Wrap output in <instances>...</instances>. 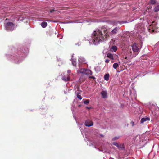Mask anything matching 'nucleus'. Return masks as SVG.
<instances>
[{
	"label": "nucleus",
	"instance_id": "4",
	"mask_svg": "<svg viewBox=\"0 0 159 159\" xmlns=\"http://www.w3.org/2000/svg\"><path fill=\"white\" fill-rule=\"evenodd\" d=\"M61 79L65 82H67L70 80V77L68 74H66L65 75H62Z\"/></svg>",
	"mask_w": 159,
	"mask_h": 159
},
{
	"label": "nucleus",
	"instance_id": "11",
	"mask_svg": "<svg viewBox=\"0 0 159 159\" xmlns=\"http://www.w3.org/2000/svg\"><path fill=\"white\" fill-rule=\"evenodd\" d=\"M41 25L42 27L45 28L47 26V23L46 22L43 21L41 23Z\"/></svg>",
	"mask_w": 159,
	"mask_h": 159
},
{
	"label": "nucleus",
	"instance_id": "22",
	"mask_svg": "<svg viewBox=\"0 0 159 159\" xmlns=\"http://www.w3.org/2000/svg\"><path fill=\"white\" fill-rule=\"evenodd\" d=\"M70 73H71V70H69L67 71L68 74H68L69 75V76H70Z\"/></svg>",
	"mask_w": 159,
	"mask_h": 159
},
{
	"label": "nucleus",
	"instance_id": "21",
	"mask_svg": "<svg viewBox=\"0 0 159 159\" xmlns=\"http://www.w3.org/2000/svg\"><path fill=\"white\" fill-rule=\"evenodd\" d=\"M119 138V137H114V138H113L112 139V140L113 141H115V140L118 139Z\"/></svg>",
	"mask_w": 159,
	"mask_h": 159
},
{
	"label": "nucleus",
	"instance_id": "13",
	"mask_svg": "<svg viewBox=\"0 0 159 159\" xmlns=\"http://www.w3.org/2000/svg\"><path fill=\"white\" fill-rule=\"evenodd\" d=\"M154 11L155 12H157L159 11V6H156L154 9Z\"/></svg>",
	"mask_w": 159,
	"mask_h": 159
},
{
	"label": "nucleus",
	"instance_id": "1",
	"mask_svg": "<svg viewBox=\"0 0 159 159\" xmlns=\"http://www.w3.org/2000/svg\"><path fill=\"white\" fill-rule=\"evenodd\" d=\"M103 33L99 30H97L94 31L93 33L94 37L92 39L93 43L97 45L104 41L105 39L107 40V38L109 36V34L107 30H103Z\"/></svg>",
	"mask_w": 159,
	"mask_h": 159
},
{
	"label": "nucleus",
	"instance_id": "5",
	"mask_svg": "<svg viewBox=\"0 0 159 159\" xmlns=\"http://www.w3.org/2000/svg\"><path fill=\"white\" fill-rule=\"evenodd\" d=\"M93 122L91 120H86L84 123V125L87 127L92 126L93 125Z\"/></svg>",
	"mask_w": 159,
	"mask_h": 159
},
{
	"label": "nucleus",
	"instance_id": "16",
	"mask_svg": "<svg viewBox=\"0 0 159 159\" xmlns=\"http://www.w3.org/2000/svg\"><path fill=\"white\" fill-rule=\"evenodd\" d=\"M112 144L117 147L118 148H120L121 145H119L118 143L116 142H113L112 143Z\"/></svg>",
	"mask_w": 159,
	"mask_h": 159
},
{
	"label": "nucleus",
	"instance_id": "17",
	"mask_svg": "<svg viewBox=\"0 0 159 159\" xmlns=\"http://www.w3.org/2000/svg\"><path fill=\"white\" fill-rule=\"evenodd\" d=\"M118 66V64L117 63H114L113 66V67L115 69H116L117 68Z\"/></svg>",
	"mask_w": 159,
	"mask_h": 159
},
{
	"label": "nucleus",
	"instance_id": "3",
	"mask_svg": "<svg viewBox=\"0 0 159 159\" xmlns=\"http://www.w3.org/2000/svg\"><path fill=\"white\" fill-rule=\"evenodd\" d=\"M133 51L135 52H138L140 50L141 46L136 43H134L131 45Z\"/></svg>",
	"mask_w": 159,
	"mask_h": 159
},
{
	"label": "nucleus",
	"instance_id": "25",
	"mask_svg": "<svg viewBox=\"0 0 159 159\" xmlns=\"http://www.w3.org/2000/svg\"><path fill=\"white\" fill-rule=\"evenodd\" d=\"M54 11H55V10L53 9H51L50 10V12L51 13H52Z\"/></svg>",
	"mask_w": 159,
	"mask_h": 159
},
{
	"label": "nucleus",
	"instance_id": "18",
	"mask_svg": "<svg viewBox=\"0 0 159 159\" xmlns=\"http://www.w3.org/2000/svg\"><path fill=\"white\" fill-rule=\"evenodd\" d=\"M89 102H90L89 100L87 99V100H85L84 102V104L87 105L89 103Z\"/></svg>",
	"mask_w": 159,
	"mask_h": 159
},
{
	"label": "nucleus",
	"instance_id": "29",
	"mask_svg": "<svg viewBox=\"0 0 159 159\" xmlns=\"http://www.w3.org/2000/svg\"><path fill=\"white\" fill-rule=\"evenodd\" d=\"M86 108L87 109H91V107H86Z\"/></svg>",
	"mask_w": 159,
	"mask_h": 159
},
{
	"label": "nucleus",
	"instance_id": "24",
	"mask_svg": "<svg viewBox=\"0 0 159 159\" xmlns=\"http://www.w3.org/2000/svg\"><path fill=\"white\" fill-rule=\"evenodd\" d=\"M130 124L132 125V126H134V122L133 121H132L131 122Z\"/></svg>",
	"mask_w": 159,
	"mask_h": 159
},
{
	"label": "nucleus",
	"instance_id": "15",
	"mask_svg": "<svg viewBox=\"0 0 159 159\" xmlns=\"http://www.w3.org/2000/svg\"><path fill=\"white\" fill-rule=\"evenodd\" d=\"M111 49L113 50L114 52H116L117 49V47L116 46H113L112 47Z\"/></svg>",
	"mask_w": 159,
	"mask_h": 159
},
{
	"label": "nucleus",
	"instance_id": "20",
	"mask_svg": "<svg viewBox=\"0 0 159 159\" xmlns=\"http://www.w3.org/2000/svg\"><path fill=\"white\" fill-rule=\"evenodd\" d=\"M87 70V69L83 68V69H81L80 70V71L81 73H85V70Z\"/></svg>",
	"mask_w": 159,
	"mask_h": 159
},
{
	"label": "nucleus",
	"instance_id": "2",
	"mask_svg": "<svg viewBox=\"0 0 159 159\" xmlns=\"http://www.w3.org/2000/svg\"><path fill=\"white\" fill-rule=\"evenodd\" d=\"M14 24L11 22H8L6 24L5 28L8 31H12L14 29Z\"/></svg>",
	"mask_w": 159,
	"mask_h": 159
},
{
	"label": "nucleus",
	"instance_id": "8",
	"mask_svg": "<svg viewBox=\"0 0 159 159\" xmlns=\"http://www.w3.org/2000/svg\"><path fill=\"white\" fill-rule=\"evenodd\" d=\"M84 70H85V73L84 74H85L88 75H92V72L91 70L87 69Z\"/></svg>",
	"mask_w": 159,
	"mask_h": 159
},
{
	"label": "nucleus",
	"instance_id": "14",
	"mask_svg": "<svg viewBox=\"0 0 159 159\" xmlns=\"http://www.w3.org/2000/svg\"><path fill=\"white\" fill-rule=\"evenodd\" d=\"M76 96L77 98L80 100H81L82 99V97L80 95V93H77Z\"/></svg>",
	"mask_w": 159,
	"mask_h": 159
},
{
	"label": "nucleus",
	"instance_id": "7",
	"mask_svg": "<svg viewBox=\"0 0 159 159\" xmlns=\"http://www.w3.org/2000/svg\"><path fill=\"white\" fill-rule=\"evenodd\" d=\"M150 119L148 117H146V118H143L141 119L140 122L141 123H143L144 122L146 121H149L150 120Z\"/></svg>",
	"mask_w": 159,
	"mask_h": 159
},
{
	"label": "nucleus",
	"instance_id": "27",
	"mask_svg": "<svg viewBox=\"0 0 159 159\" xmlns=\"http://www.w3.org/2000/svg\"><path fill=\"white\" fill-rule=\"evenodd\" d=\"M80 85H77V89L78 91L79 90V89H80Z\"/></svg>",
	"mask_w": 159,
	"mask_h": 159
},
{
	"label": "nucleus",
	"instance_id": "28",
	"mask_svg": "<svg viewBox=\"0 0 159 159\" xmlns=\"http://www.w3.org/2000/svg\"><path fill=\"white\" fill-rule=\"evenodd\" d=\"M90 78H92L93 79H95V78L94 76H90L89 77Z\"/></svg>",
	"mask_w": 159,
	"mask_h": 159
},
{
	"label": "nucleus",
	"instance_id": "10",
	"mask_svg": "<svg viewBox=\"0 0 159 159\" xmlns=\"http://www.w3.org/2000/svg\"><path fill=\"white\" fill-rule=\"evenodd\" d=\"M107 57L113 60L114 59L113 56L112 54L111 53H107Z\"/></svg>",
	"mask_w": 159,
	"mask_h": 159
},
{
	"label": "nucleus",
	"instance_id": "6",
	"mask_svg": "<svg viewBox=\"0 0 159 159\" xmlns=\"http://www.w3.org/2000/svg\"><path fill=\"white\" fill-rule=\"evenodd\" d=\"M101 94L102 95V97L103 98H105L107 97V92L105 91H102Z\"/></svg>",
	"mask_w": 159,
	"mask_h": 159
},
{
	"label": "nucleus",
	"instance_id": "19",
	"mask_svg": "<svg viewBox=\"0 0 159 159\" xmlns=\"http://www.w3.org/2000/svg\"><path fill=\"white\" fill-rule=\"evenodd\" d=\"M150 3L151 4H154L156 3V1L155 0H151Z\"/></svg>",
	"mask_w": 159,
	"mask_h": 159
},
{
	"label": "nucleus",
	"instance_id": "23",
	"mask_svg": "<svg viewBox=\"0 0 159 159\" xmlns=\"http://www.w3.org/2000/svg\"><path fill=\"white\" fill-rule=\"evenodd\" d=\"M72 64H73V66H76V62L75 61H72Z\"/></svg>",
	"mask_w": 159,
	"mask_h": 159
},
{
	"label": "nucleus",
	"instance_id": "26",
	"mask_svg": "<svg viewBox=\"0 0 159 159\" xmlns=\"http://www.w3.org/2000/svg\"><path fill=\"white\" fill-rule=\"evenodd\" d=\"M105 62L106 63H108L109 62V60L108 59H106L105 61Z\"/></svg>",
	"mask_w": 159,
	"mask_h": 159
},
{
	"label": "nucleus",
	"instance_id": "9",
	"mask_svg": "<svg viewBox=\"0 0 159 159\" xmlns=\"http://www.w3.org/2000/svg\"><path fill=\"white\" fill-rule=\"evenodd\" d=\"M109 74H106L104 76V79L106 81H108L109 80Z\"/></svg>",
	"mask_w": 159,
	"mask_h": 159
},
{
	"label": "nucleus",
	"instance_id": "12",
	"mask_svg": "<svg viewBox=\"0 0 159 159\" xmlns=\"http://www.w3.org/2000/svg\"><path fill=\"white\" fill-rule=\"evenodd\" d=\"M118 28L117 27L115 28L111 32V33L113 34H115L117 33V32Z\"/></svg>",
	"mask_w": 159,
	"mask_h": 159
}]
</instances>
